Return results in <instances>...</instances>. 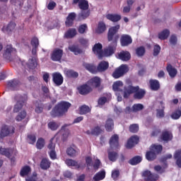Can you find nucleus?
Masks as SVG:
<instances>
[{
    "instance_id": "obj_1",
    "label": "nucleus",
    "mask_w": 181,
    "mask_h": 181,
    "mask_svg": "<svg viewBox=\"0 0 181 181\" xmlns=\"http://www.w3.org/2000/svg\"><path fill=\"white\" fill-rule=\"evenodd\" d=\"M70 107H71V103L66 101H61L53 107L50 112V115L52 118L63 117V115L69 111Z\"/></svg>"
},
{
    "instance_id": "obj_2",
    "label": "nucleus",
    "mask_w": 181,
    "mask_h": 181,
    "mask_svg": "<svg viewBox=\"0 0 181 181\" xmlns=\"http://www.w3.org/2000/svg\"><path fill=\"white\" fill-rule=\"evenodd\" d=\"M120 25H116L109 28L107 32V41L111 42L110 45H118V40H119V34L118 30H119Z\"/></svg>"
},
{
    "instance_id": "obj_3",
    "label": "nucleus",
    "mask_w": 181,
    "mask_h": 181,
    "mask_svg": "<svg viewBox=\"0 0 181 181\" xmlns=\"http://www.w3.org/2000/svg\"><path fill=\"white\" fill-rule=\"evenodd\" d=\"M15 100L16 102V105L13 107V112H19L22 108H23V105L26 104L28 102V95H17L15 96Z\"/></svg>"
},
{
    "instance_id": "obj_4",
    "label": "nucleus",
    "mask_w": 181,
    "mask_h": 181,
    "mask_svg": "<svg viewBox=\"0 0 181 181\" xmlns=\"http://www.w3.org/2000/svg\"><path fill=\"white\" fill-rule=\"evenodd\" d=\"M129 71V68L127 64H122L119 67L116 68L113 71L112 76L113 78H121V77H124L127 73Z\"/></svg>"
},
{
    "instance_id": "obj_5",
    "label": "nucleus",
    "mask_w": 181,
    "mask_h": 181,
    "mask_svg": "<svg viewBox=\"0 0 181 181\" xmlns=\"http://www.w3.org/2000/svg\"><path fill=\"white\" fill-rule=\"evenodd\" d=\"M16 53H18L16 49L12 47V45H8L5 47L3 57L6 60H12V57H15Z\"/></svg>"
},
{
    "instance_id": "obj_6",
    "label": "nucleus",
    "mask_w": 181,
    "mask_h": 181,
    "mask_svg": "<svg viewBox=\"0 0 181 181\" xmlns=\"http://www.w3.org/2000/svg\"><path fill=\"white\" fill-rule=\"evenodd\" d=\"M144 110V105L141 103H136L132 105V107L127 106L124 109L125 114H131L132 112H139Z\"/></svg>"
},
{
    "instance_id": "obj_7",
    "label": "nucleus",
    "mask_w": 181,
    "mask_h": 181,
    "mask_svg": "<svg viewBox=\"0 0 181 181\" xmlns=\"http://www.w3.org/2000/svg\"><path fill=\"white\" fill-rule=\"evenodd\" d=\"M139 90V86H132V85H128L124 88V98H129L131 94H134L136 91Z\"/></svg>"
},
{
    "instance_id": "obj_8",
    "label": "nucleus",
    "mask_w": 181,
    "mask_h": 181,
    "mask_svg": "<svg viewBox=\"0 0 181 181\" xmlns=\"http://www.w3.org/2000/svg\"><path fill=\"white\" fill-rule=\"evenodd\" d=\"M64 51L60 48H55L51 54V59L52 62H60L63 57Z\"/></svg>"
},
{
    "instance_id": "obj_9",
    "label": "nucleus",
    "mask_w": 181,
    "mask_h": 181,
    "mask_svg": "<svg viewBox=\"0 0 181 181\" xmlns=\"http://www.w3.org/2000/svg\"><path fill=\"white\" fill-rule=\"evenodd\" d=\"M15 133V127L12 126L4 125L1 127V130L0 132L1 138H5V136H8V135L11 134Z\"/></svg>"
},
{
    "instance_id": "obj_10",
    "label": "nucleus",
    "mask_w": 181,
    "mask_h": 181,
    "mask_svg": "<svg viewBox=\"0 0 181 181\" xmlns=\"http://www.w3.org/2000/svg\"><path fill=\"white\" fill-rule=\"evenodd\" d=\"M142 176L144 177L145 181H156L159 179V175L158 174L152 173L149 170L144 171Z\"/></svg>"
},
{
    "instance_id": "obj_11",
    "label": "nucleus",
    "mask_w": 181,
    "mask_h": 181,
    "mask_svg": "<svg viewBox=\"0 0 181 181\" xmlns=\"http://www.w3.org/2000/svg\"><path fill=\"white\" fill-rule=\"evenodd\" d=\"M160 139L163 142H170V141L173 139V134H172V132L169 130H164L160 136Z\"/></svg>"
},
{
    "instance_id": "obj_12",
    "label": "nucleus",
    "mask_w": 181,
    "mask_h": 181,
    "mask_svg": "<svg viewBox=\"0 0 181 181\" xmlns=\"http://www.w3.org/2000/svg\"><path fill=\"white\" fill-rule=\"evenodd\" d=\"M120 45L123 47L132 45V37L127 34L122 35L120 38Z\"/></svg>"
},
{
    "instance_id": "obj_13",
    "label": "nucleus",
    "mask_w": 181,
    "mask_h": 181,
    "mask_svg": "<svg viewBox=\"0 0 181 181\" xmlns=\"http://www.w3.org/2000/svg\"><path fill=\"white\" fill-rule=\"evenodd\" d=\"M117 45L114 44H110L108 47L104 49V56H105V57H110V56H112V54H114L117 50Z\"/></svg>"
},
{
    "instance_id": "obj_14",
    "label": "nucleus",
    "mask_w": 181,
    "mask_h": 181,
    "mask_svg": "<svg viewBox=\"0 0 181 181\" xmlns=\"http://www.w3.org/2000/svg\"><path fill=\"white\" fill-rule=\"evenodd\" d=\"M110 146L112 148H118L119 146V136L118 134H113L109 141Z\"/></svg>"
},
{
    "instance_id": "obj_15",
    "label": "nucleus",
    "mask_w": 181,
    "mask_h": 181,
    "mask_svg": "<svg viewBox=\"0 0 181 181\" xmlns=\"http://www.w3.org/2000/svg\"><path fill=\"white\" fill-rule=\"evenodd\" d=\"M139 143V137L138 136H132L127 141L126 148H127V149H131L134 148L135 145H137V144Z\"/></svg>"
},
{
    "instance_id": "obj_16",
    "label": "nucleus",
    "mask_w": 181,
    "mask_h": 181,
    "mask_svg": "<svg viewBox=\"0 0 181 181\" xmlns=\"http://www.w3.org/2000/svg\"><path fill=\"white\" fill-rule=\"evenodd\" d=\"M52 81L56 86H62L63 84L64 78L62 74L59 72H54L52 74Z\"/></svg>"
},
{
    "instance_id": "obj_17",
    "label": "nucleus",
    "mask_w": 181,
    "mask_h": 181,
    "mask_svg": "<svg viewBox=\"0 0 181 181\" xmlns=\"http://www.w3.org/2000/svg\"><path fill=\"white\" fill-rule=\"evenodd\" d=\"M108 67H110L108 62L102 61L98 64V66H96L97 73H104V71L108 70Z\"/></svg>"
},
{
    "instance_id": "obj_18",
    "label": "nucleus",
    "mask_w": 181,
    "mask_h": 181,
    "mask_svg": "<svg viewBox=\"0 0 181 181\" xmlns=\"http://www.w3.org/2000/svg\"><path fill=\"white\" fill-rule=\"evenodd\" d=\"M76 16L77 15L74 12L69 13L68 16L66 17V20L65 21V25L67 28H70L73 26L74 23V20L76 19Z\"/></svg>"
},
{
    "instance_id": "obj_19",
    "label": "nucleus",
    "mask_w": 181,
    "mask_h": 181,
    "mask_svg": "<svg viewBox=\"0 0 181 181\" xmlns=\"http://www.w3.org/2000/svg\"><path fill=\"white\" fill-rule=\"evenodd\" d=\"M78 90L79 91V94L81 95H87V94H90V93L93 91V88H91L90 86L87 84L81 86Z\"/></svg>"
},
{
    "instance_id": "obj_20",
    "label": "nucleus",
    "mask_w": 181,
    "mask_h": 181,
    "mask_svg": "<svg viewBox=\"0 0 181 181\" xmlns=\"http://www.w3.org/2000/svg\"><path fill=\"white\" fill-rule=\"evenodd\" d=\"M166 70L170 77V78H175L176 76H177V69L176 68L173 67L172 64H168L166 66Z\"/></svg>"
},
{
    "instance_id": "obj_21",
    "label": "nucleus",
    "mask_w": 181,
    "mask_h": 181,
    "mask_svg": "<svg viewBox=\"0 0 181 181\" xmlns=\"http://www.w3.org/2000/svg\"><path fill=\"white\" fill-rule=\"evenodd\" d=\"M118 57L122 62H128L131 60V53L128 51H122L118 53Z\"/></svg>"
},
{
    "instance_id": "obj_22",
    "label": "nucleus",
    "mask_w": 181,
    "mask_h": 181,
    "mask_svg": "<svg viewBox=\"0 0 181 181\" xmlns=\"http://www.w3.org/2000/svg\"><path fill=\"white\" fill-rule=\"evenodd\" d=\"M83 66L89 71V73H92V74H96L97 73V66L94 65V64H88L86 62L83 63Z\"/></svg>"
},
{
    "instance_id": "obj_23",
    "label": "nucleus",
    "mask_w": 181,
    "mask_h": 181,
    "mask_svg": "<svg viewBox=\"0 0 181 181\" xmlns=\"http://www.w3.org/2000/svg\"><path fill=\"white\" fill-rule=\"evenodd\" d=\"M19 86H21V81L18 79H13L7 82V87L10 88V90H16Z\"/></svg>"
},
{
    "instance_id": "obj_24",
    "label": "nucleus",
    "mask_w": 181,
    "mask_h": 181,
    "mask_svg": "<svg viewBox=\"0 0 181 181\" xmlns=\"http://www.w3.org/2000/svg\"><path fill=\"white\" fill-rule=\"evenodd\" d=\"M15 28H16V23H15V22H10L7 26H4L2 29L6 33L11 35V33L15 30Z\"/></svg>"
},
{
    "instance_id": "obj_25",
    "label": "nucleus",
    "mask_w": 181,
    "mask_h": 181,
    "mask_svg": "<svg viewBox=\"0 0 181 181\" xmlns=\"http://www.w3.org/2000/svg\"><path fill=\"white\" fill-rule=\"evenodd\" d=\"M93 52L95 54L99 56V57H103V45L101 43L95 44L93 47Z\"/></svg>"
},
{
    "instance_id": "obj_26",
    "label": "nucleus",
    "mask_w": 181,
    "mask_h": 181,
    "mask_svg": "<svg viewBox=\"0 0 181 181\" xmlns=\"http://www.w3.org/2000/svg\"><path fill=\"white\" fill-rule=\"evenodd\" d=\"M149 83L152 91H158L159 88H160V83H159V81L156 79H151Z\"/></svg>"
},
{
    "instance_id": "obj_27",
    "label": "nucleus",
    "mask_w": 181,
    "mask_h": 181,
    "mask_svg": "<svg viewBox=\"0 0 181 181\" xmlns=\"http://www.w3.org/2000/svg\"><path fill=\"white\" fill-rule=\"evenodd\" d=\"M160 107L161 109H157L156 117L158 118H164L165 117V103L163 101H160Z\"/></svg>"
},
{
    "instance_id": "obj_28",
    "label": "nucleus",
    "mask_w": 181,
    "mask_h": 181,
    "mask_svg": "<svg viewBox=\"0 0 181 181\" xmlns=\"http://www.w3.org/2000/svg\"><path fill=\"white\" fill-rule=\"evenodd\" d=\"M52 165V162H50V160L47 158H42L40 166L41 168V169H42V170H47V169H49V168H50Z\"/></svg>"
},
{
    "instance_id": "obj_29",
    "label": "nucleus",
    "mask_w": 181,
    "mask_h": 181,
    "mask_svg": "<svg viewBox=\"0 0 181 181\" xmlns=\"http://www.w3.org/2000/svg\"><path fill=\"white\" fill-rule=\"evenodd\" d=\"M146 94V92L145 91V90L139 89V90L134 92V100H142V98L145 97Z\"/></svg>"
},
{
    "instance_id": "obj_30",
    "label": "nucleus",
    "mask_w": 181,
    "mask_h": 181,
    "mask_svg": "<svg viewBox=\"0 0 181 181\" xmlns=\"http://www.w3.org/2000/svg\"><path fill=\"white\" fill-rule=\"evenodd\" d=\"M106 19L111 22H119V21H121V15L108 13L106 15Z\"/></svg>"
},
{
    "instance_id": "obj_31",
    "label": "nucleus",
    "mask_w": 181,
    "mask_h": 181,
    "mask_svg": "<svg viewBox=\"0 0 181 181\" xmlns=\"http://www.w3.org/2000/svg\"><path fill=\"white\" fill-rule=\"evenodd\" d=\"M105 128L107 132H112V129H114V120L111 118H108L106 120Z\"/></svg>"
},
{
    "instance_id": "obj_32",
    "label": "nucleus",
    "mask_w": 181,
    "mask_h": 181,
    "mask_svg": "<svg viewBox=\"0 0 181 181\" xmlns=\"http://www.w3.org/2000/svg\"><path fill=\"white\" fill-rule=\"evenodd\" d=\"M27 66L28 69H30L31 70L36 69V67H37V59L36 57H32L30 59L27 63Z\"/></svg>"
},
{
    "instance_id": "obj_33",
    "label": "nucleus",
    "mask_w": 181,
    "mask_h": 181,
    "mask_svg": "<svg viewBox=\"0 0 181 181\" xmlns=\"http://www.w3.org/2000/svg\"><path fill=\"white\" fill-rule=\"evenodd\" d=\"M77 35V30L76 28H69L64 34V37L66 39H71Z\"/></svg>"
},
{
    "instance_id": "obj_34",
    "label": "nucleus",
    "mask_w": 181,
    "mask_h": 181,
    "mask_svg": "<svg viewBox=\"0 0 181 181\" xmlns=\"http://www.w3.org/2000/svg\"><path fill=\"white\" fill-rule=\"evenodd\" d=\"M68 49L69 50H70V52H71L76 55L81 54V53H83V50H81V49L78 47V45H69Z\"/></svg>"
},
{
    "instance_id": "obj_35",
    "label": "nucleus",
    "mask_w": 181,
    "mask_h": 181,
    "mask_svg": "<svg viewBox=\"0 0 181 181\" xmlns=\"http://www.w3.org/2000/svg\"><path fill=\"white\" fill-rule=\"evenodd\" d=\"M90 86L95 88H98L101 86V79L98 76H95L90 79Z\"/></svg>"
},
{
    "instance_id": "obj_36",
    "label": "nucleus",
    "mask_w": 181,
    "mask_h": 181,
    "mask_svg": "<svg viewBox=\"0 0 181 181\" xmlns=\"http://www.w3.org/2000/svg\"><path fill=\"white\" fill-rule=\"evenodd\" d=\"M30 172H32V168H30V166L25 165L21 168L20 171V175L22 177H25V176H28Z\"/></svg>"
},
{
    "instance_id": "obj_37",
    "label": "nucleus",
    "mask_w": 181,
    "mask_h": 181,
    "mask_svg": "<svg viewBox=\"0 0 181 181\" xmlns=\"http://www.w3.org/2000/svg\"><path fill=\"white\" fill-rule=\"evenodd\" d=\"M90 16V11L81 10V13L78 14V21H84Z\"/></svg>"
},
{
    "instance_id": "obj_38",
    "label": "nucleus",
    "mask_w": 181,
    "mask_h": 181,
    "mask_svg": "<svg viewBox=\"0 0 181 181\" xmlns=\"http://www.w3.org/2000/svg\"><path fill=\"white\" fill-rule=\"evenodd\" d=\"M170 35V31L168 29H165L158 33V39L160 40H166L169 35Z\"/></svg>"
},
{
    "instance_id": "obj_39",
    "label": "nucleus",
    "mask_w": 181,
    "mask_h": 181,
    "mask_svg": "<svg viewBox=\"0 0 181 181\" xmlns=\"http://www.w3.org/2000/svg\"><path fill=\"white\" fill-rule=\"evenodd\" d=\"M142 162V157L139 156H136L133 157L132 159L129 160V165H132V166H135L138 165L139 163H141Z\"/></svg>"
},
{
    "instance_id": "obj_40",
    "label": "nucleus",
    "mask_w": 181,
    "mask_h": 181,
    "mask_svg": "<svg viewBox=\"0 0 181 181\" xmlns=\"http://www.w3.org/2000/svg\"><path fill=\"white\" fill-rule=\"evenodd\" d=\"M78 6L81 11H88L90 6L88 5V1L87 0H81Z\"/></svg>"
},
{
    "instance_id": "obj_41",
    "label": "nucleus",
    "mask_w": 181,
    "mask_h": 181,
    "mask_svg": "<svg viewBox=\"0 0 181 181\" xmlns=\"http://www.w3.org/2000/svg\"><path fill=\"white\" fill-rule=\"evenodd\" d=\"M12 148H5L0 147V154L6 156V158H11L12 156Z\"/></svg>"
},
{
    "instance_id": "obj_42",
    "label": "nucleus",
    "mask_w": 181,
    "mask_h": 181,
    "mask_svg": "<svg viewBox=\"0 0 181 181\" xmlns=\"http://www.w3.org/2000/svg\"><path fill=\"white\" fill-rule=\"evenodd\" d=\"M105 30H107V25H105V23L103 21H100L98 24L96 33L101 34V33H104Z\"/></svg>"
},
{
    "instance_id": "obj_43",
    "label": "nucleus",
    "mask_w": 181,
    "mask_h": 181,
    "mask_svg": "<svg viewBox=\"0 0 181 181\" xmlns=\"http://www.w3.org/2000/svg\"><path fill=\"white\" fill-rule=\"evenodd\" d=\"M65 162L67 166H74L76 169H80L81 168V165L80 164H78V162H77L75 160L66 159Z\"/></svg>"
},
{
    "instance_id": "obj_44",
    "label": "nucleus",
    "mask_w": 181,
    "mask_h": 181,
    "mask_svg": "<svg viewBox=\"0 0 181 181\" xmlns=\"http://www.w3.org/2000/svg\"><path fill=\"white\" fill-rule=\"evenodd\" d=\"M174 159H175V163L178 168H181V149L175 151Z\"/></svg>"
},
{
    "instance_id": "obj_45",
    "label": "nucleus",
    "mask_w": 181,
    "mask_h": 181,
    "mask_svg": "<svg viewBox=\"0 0 181 181\" xmlns=\"http://www.w3.org/2000/svg\"><path fill=\"white\" fill-rule=\"evenodd\" d=\"M64 73L65 76H66L69 78H77V77H78V73L71 69L65 71Z\"/></svg>"
},
{
    "instance_id": "obj_46",
    "label": "nucleus",
    "mask_w": 181,
    "mask_h": 181,
    "mask_svg": "<svg viewBox=\"0 0 181 181\" xmlns=\"http://www.w3.org/2000/svg\"><path fill=\"white\" fill-rule=\"evenodd\" d=\"M103 179H105V171L104 170L97 173L93 177L95 181L103 180Z\"/></svg>"
},
{
    "instance_id": "obj_47",
    "label": "nucleus",
    "mask_w": 181,
    "mask_h": 181,
    "mask_svg": "<svg viewBox=\"0 0 181 181\" xmlns=\"http://www.w3.org/2000/svg\"><path fill=\"white\" fill-rule=\"evenodd\" d=\"M78 154V151L74 149L73 147H69L66 149V155H68V156H71V158H74L77 156Z\"/></svg>"
},
{
    "instance_id": "obj_48",
    "label": "nucleus",
    "mask_w": 181,
    "mask_h": 181,
    "mask_svg": "<svg viewBox=\"0 0 181 181\" xmlns=\"http://www.w3.org/2000/svg\"><path fill=\"white\" fill-rule=\"evenodd\" d=\"M151 151H153L156 155H158V153H162V151H163V147L162 145H152L151 147Z\"/></svg>"
},
{
    "instance_id": "obj_49",
    "label": "nucleus",
    "mask_w": 181,
    "mask_h": 181,
    "mask_svg": "<svg viewBox=\"0 0 181 181\" xmlns=\"http://www.w3.org/2000/svg\"><path fill=\"white\" fill-rule=\"evenodd\" d=\"M156 156H157L156 153L152 151L151 150L146 153V159H147V160H149L151 162L156 159Z\"/></svg>"
},
{
    "instance_id": "obj_50",
    "label": "nucleus",
    "mask_w": 181,
    "mask_h": 181,
    "mask_svg": "<svg viewBox=\"0 0 181 181\" xmlns=\"http://www.w3.org/2000/svg\"><path fill=\"white\" fill-rule=\"evenodd\" d=\"M91 111V109H90V107L83 105L79 107V114L81 115H86V114H88Z\"/></svg>"
},
{
    "instance_id": "obj_51",
    "label": "nucleus",
    "mask_w": 181,
    "mask_h": 181,
    "mask_svg": "<svg viewBox=\"0 0 181 181\" xmlns=\"http://www.w3.org/2000/svg\"><path fill=\"white\" fill-rule=\"evenodd\" d=\"M118 158V153L115 151H109L108 152V159L111 162H115Z\"/></svg>"
},
{
    "instance_id": "obj_52",
    "label": "nucleus",
    "mask_w": 181,
    "mask_h": 181,
    "mask_svg": "<svg viewBox=\"0 0 181 181\" xmlns=\"http://www.w3.org/2000/svg\"><path fill=\"white\" fill-rule=\"evenodd\" d=\"M124 86V83L121 81H116L113 83L112 89L114 91H122L119 87H122Z\"/></svg>"
},
{
    "instance_id": "obj_53",
    "label": "nucleus",
    "mask_w": 181,
    "mask_h": 181,
    "mask_svg": "<svg viewBox=\"0 0 181 181\" xmlns=\"http://www.w3.org/2000/svg\"><path fill=\"white\" fill-rule=\"evenodd\" d=\"M45 144L46 143L45 141V139L42 137L39 138L36 143L37 149H43V148H45Z\"/></svg>"
},
{
    "instance_id": "obj_54",
    "label": "nucleus",
    "mask_w": 181,
    "mask_h": 181,
    "mask_svg": "<svg viewBox=\"0 0 181 181\" xmlns=\"http://www.w3.org/2000/svg\"><path fill=\"white\" fill-rule=\"evenodd\" d=\"M44 107L45 105H43V103L37 101L35 111L37 114H42V112H43Z\"/></svg>"
},
{
    "instance_id": "obj_55",
    "label": "nucleus",
    "mask_w": 181,
    "mask_h": 181,
    "mask_svg": "<svg viewBox=\"0 0 181 181\" xmlns=\"http://www.w3.org/2000/svg\"><path fill=\"white\" fill-rule=\"evenodd\" d=\"M145 52H146L145 47L144 46L139 47L136 49V54L139 57H142V56L145 54Z\"/></svg>"
},
{
    "instance_id": "obj_56",
    "label": "nucleus",
    "mask_w": 181,
    "mask_h": 181,
    "mask_svg": "<svg viewBox=\"0 0 181 181\" xmlns=\"http://www.w3.org/2000/svg\"><path fill=\"white\" fill-rule=\"evenodd\" d=\"M173 119H179L181 117V110L180 109L175 110L170 115Z\"/></svg>"
},
{
    "instance_id": "obj_57",
    "label": "nucleus",
    "mask_w": 181,
    "mask_h": 181,
    "mask_svg": "<svg viewBox=\"0 0 181 181\" xmlns=\"http://www.w3.org/2000/svg\"><path fill=\"white\" fill-rule=\"evenodd\" d=\"M59 127L60 126L56 122H49L48 123V128L51 129V131H57Z\"/></svg>"
},
{
    "instance_id": "obj_58",
    "label": "nucleus",
    "mask_w": 181,
    "mask_h": 181,
    "mask_svg": "<svg viewBox=\"0 0 181 181\" xmlns=\"http://www.w3.org/2000/svg\"><path fill=\"white\" fill-rule=\"evenodd\" d=\"M129 129L130 132H132V134H136V132H138V131H139V125H138V124H131L129 126Z\"/></svg>"
},
{
    "instance_id": "obj_59",
    "label": "nucleus",
    "mask_w": 181,
    "mask_h": 181,
    "mask_svg": "<svg viewBox=\"0 0 181 181\" xmlns=\"http://www.w3.org/2000/svg\"><path fill=\"white\" fill-rule=\"evenodd\" d=\"M26 111L23 110L21 111L16 117V121H22V119H25L26 118Z\"/></svg>"
},
{
    "instance_id": "obj_60",
    "label": "nucleus",
    "mask_w": 181,
    "mask_h": 181,
    "mask_svg": "<svg viewBox=\"0 0 181 181\" xmlns=\"http://www.w3.org/2000/svg\"><path fill=\"white\" fill-rule=\"evenodd\" d=\"M87 29H88L87 24H82V25H79V27L78 28V33H81V35H83V34L86 33V30H87Z\"/></svg>"
},
{
    "instance_id": "obj_61",
    "label": "nucleus",
    "mask_w": 181,
    "mask_h": 181,
    "mask_svg": "<svg viewBox=\"0 0 181 181\" xmlns=\"http://www.w3.org/2000/svg\"><path fill=\"white\" fill-rule=\"evenodd\" d=\"M103 132L101 128L98 126L94 127L91 129V135H100Z\"/></svg>"
},
{
    "instance_id": "obj_62",
    "label": "nucleus",
    "mask_w": 181,
    "mask_h": 181,
    "mask_svg": "<svg viewBox=\"0 0 181 181\" xmlns=\"http://www.w3.org/2000/svg\"><path fill=\"white\" fill-rule=\"evenodd\" d=\"M31 45L33 47H39V39L37 37H34L31 40Z\"/></svg>"
},
{
    "instance_id": "obj_63",
    "label": "nucleus",
    "mask_w": 181,
    "mask_h": 181,
    "mask_svg": "<svg viewBox=\"0 0 181 181\" xmlns=\"http://www.w3.org/2000/svg\"><path fill=\"white\" fill-rule=\"evenodd\" d=\"M108 101L106 97H100L98 100V105H105V103Z\"/></svg>"
},
{
    "instance_id": "obj_64",
    "label": "nucleus",
    "mask_w": 181,
    "mask_h": 181,
    "mask_svg": "<svg viewBox=\"0 0 181 181\" xmlns=\"http://www.w3.org/2000/svg\"><path fill=\"white\" fill-rule=\"evenodd\" d=\"M28 138L30 141L29 144H30L31 145H33V144L36 142V136L35 134H29L28 136Z\"/></svg>"
}]
</instances>
